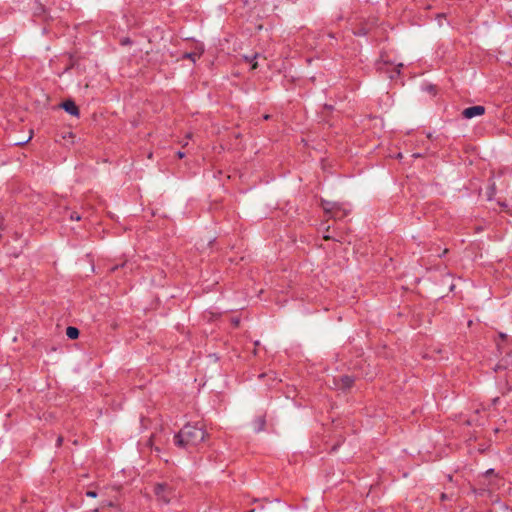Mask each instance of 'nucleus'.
<instances>
[{"label": "nucleus", "instance_id": "nucleus-1", "mask_svg": "<svg viewBox=\"0 0 512 512\" xmlns=\"http://www.w3.org/2000/svg\"><path fill=\"white\" fill-rule=\"evenodd\" d=\"M206 436L207 433L202 423H188L177 434H175L174 444L177 447L189 450L202 443Z\"/></svg>", "mask_w": 512, "mask_h": 512}, {"label": "nucleus", "instance_id": "nucleus-2", "mask_svg": "<svg viewBox=\"0 0 512 512\" xmlns=\"http://www.w3.org/2000/svg\"><path fill=\"white\" fill-rule=\"evenodd\" d=\"M182 481L179 479H166L156 483L154 493L159 501L165 504L178 499L181 496Z\"/></svg>", "mask_w": 512, "mask_h": 512}, {"label": "nucleus", "instance_id": "nucleus-3", "mask_svg": "<svg viewBox=\"0 0 512 512\" xmlns=\"http://www.w3.org/2000/svg\"><path fill=\"white\" fill-rule=\"evenodd\" d=\"M485 113V107L481 105L471 106L465 108L462 112V116L466 119H471L476 116H481Z\"/></svg>", "mask_w": 512, "mask_h": 512}, {"label": "nucleus", "instance_id": "nucleus-4", "mask_svg": "<svg viewBox=\"0 0 512 512\" xmlns=\"http://www.w3.org/2000/svg\"><path fill=\"white\" fill-rule=\"evenodd\" d=\"M61 107L70 115L78 116L79 108L73 100H66L61 104Z\"/></svg>", "mask_w": 512, "mask_h": 512}, {"label": "nucleus", "instance_id": "nucleus-5", "mask_svg": "<svg viewBox=\"0 0 512 512\" xmlns=\"http://www.w3.org/2000/svg\"><path fill=\"white\" fill-rule=\"evenodd\" d=\"M350 210L343 207L341 204L338 203V207L334 209V212L331 214L330 217L334 219H342L346 217L349 214Z\"/></svg>", "mask_w": 512, "mask_h": 512}, {"label": "nucleus", "instance_id": "nucleus-6", "mask_svg": "<svg viewBox=\"0 0 512 512\" xmlns=\"http://www.w3.org/2000/svg\"><path fill=\"white\" fill-rule=\"evenodd\" d=\"M321 206H322L324 212L327 215L331 216V214L334 212V209H336V207H338V203L327 201V200H322Z\"/></svg>", "mask_w": 512, "mask_h": 512}, {"label": "nucleus", "instance_id": "nucleus-7", "mask_svg": "<svg viewBox=\"0 0 512 512\" xmlns=\"http://www.w3.org/2000/svg\"><path fill=\"white\" fill-rule=\"evenodd\" d=\"M354 383V378L348 375L341 376L339 379V385L342 389H349Z\"/></svg>", "mask_w": 512, "mask_h": 512}, {"label": "nucleus", "instance_id": "nucleus-8", "mask_svg": "<svg viewBox=\"0 0 512 512\" xmlns=\"http://www.w3.org/2000/svg\"><path fill=\"white\" fill-rule=\"evenodd\" d=\"M202 53L203 51L185 52L182 55V59H188L195 63L201 57Z\"/></svg>", "mask_w": 512, "mask_h": 512}, {"label": "nucleus", "instance_id": "nucleus-9", "mask_svg": "<svg viewBox=\"0 0 512 512\" xmlns=\"http://www.w3.org/2000/svg\"><path fill=\"white\" fill-rule=\"evenodd\" d=\"M266 426V420L264 416H259L254 421V430L256 432L263 431Z\"/></svg>", "mask_w": 512, "mask_h": 512}, {"label": "nucleus", "instance_id": "nucleus-10", "mask_svg": "<svg viewBox=\"0 0 512 512\" xmlns=\"http://www.w3.org/2000/svg\"><path fill=\"white\" fill-rule=\"evenodd\" d=\"M66 335L69 339H77L79 337V330L76 327L69 326L66 329Z\"/></svg>", "mask_w": 512, "mask_h": 512}, {"label": "nucleus", "instance_id": "nucleus-11", "mask_svg": "<svg viewBox=\"0 0 512 512\" xmlns=\"http://www.w3.org/2000/svg\"><path fill=\"white\" fill-rule=\"evenodd\" d=\"M258 57V54L253 55L252 57L245 56V61L251 64V69L255 70L258 67V63L255 59Z\"/></svg>", "mask_w": 512, "mask_h": 512}, {"label": "nucleus", "instance_id": "nucleus-12", "mask_svg": "<svg viewBox=\"0 0 512 512\" xmlns=\"http://www.w3.org/2000/svg\"><path fill=\"white\" fill-rule=\"evenodd\" d=\"M496 193L495 183H492L488 188V199L491 200Z\"/></svg>", "mask_w": 512, "mask_h": 512}, {"label": "nucleus", "instance_id": "nucleus-13", "mask_svg": "<svg viewBox=\"0 0 512 512\" xmlns=\"http://www.w3.org/2000/svg\"><path fill=\"white\" fill-rule=\"evenodd\" d=\"M483 476L489 477V476H497V475L495 473V470L493 468H490L484 472Z\"/></svg>", "mask_w": 512, "mask_h": 512}, {"label": "nucleus", "instance_id": "nucleus-14", "mask_svg": "<svg viewBox=\"0 0 512 512\" xmlns=\"http://www.w3.org/2000/svg\"><path fill=\"white\" fill-rule=\"evenodd\" d=\"M70 219L71 220H76V221H79L81 219V216L79 215V213L77 212H72L70 214Z\"/></svg>", "mask_w": 512, "mask_h": 512}, {"label": "nucleus", "instance_id": "nucleus-15", "mask_svg": "<svg viewBox=\"0 0 512 512\" xmlns=\"http://www.w3.org/2000/svg\"><path fill=\"white\" fill-rule=\"evenodd\" d=\"M85 494H86V496L91 497V498L97 497V492L93 491V490H88V491H86Z\"/></svg>", "mask_w": 512, "mask_h": 512}, {"label": "nucleus", "instance_id": "nucleus-16", "mask_svg": "<svg viewBox=\"0 0 512 512\" xmlns=\"http://www.w3.org/2000/svg\"><path fill=\"white\" fill-rule=\"evenodd\" d=\"M427 91H428V92H430V93L435 94V92H436V88H435V86H433V85H429V86L427 87Z\"/></svg>", "mask_w": 512, "mask_h": 512}, {"label": "nucleus", "instance_id": "nucleus-17", "mask_svg": "<svg viewBox=\"0 0 512 512\" xmlns=\"http://www.w3.org/2000/svg\"><path fill=\"white\" fill-rule=\"evenodd\" d=\"M177 156H178V158L182 159V158H184V157H185V153H184V152H182V151H178V152H177Z\"/></svg>", "mask_w": 512, "mask_h": 512}, {"label": "nucleus", "instance_id": "nucleus-18", "mask_svg": "<svg viewBox=\"0 0 512 512\" xmlns=\"http://www.w3.org/2000/svg\"><path fill=\"white\" fill-rule=\"evenodd\" d=\"M502 369H505V367H504V366H502V365H500V364H498V365L495 367V369H494V370H495V372H498L499 370H502Z\"/></svg>", "mask_w": 512, "mask_h": 512}, {"label": "nucleus", "instance_id": "nucleus-19", "mask_svg": "<svg viewBox=\"0 0 512 512\" xmlns=\"http://www.w3.org/2000/svg\"><path fill=\"white\" fill-rule=\"evenodd\" d=\"M355 34L360 36V35H365V32L363 30H360L359 32H356Z\"/></svg>", "mask_w": 512, "mask_h": 512}, {"label": "nucleus", "instance_id": "nucleus-20", "mask_svg": "<svg viewBox=\"0 0 512 512\" xmlns=\"http://www.w3.org/2000/svg\"><path fill=\"white\" fill-rule=\"evenodd\" d=\"M499 336H500L501 339H506V335L503 334V333H500Z\"/></svg>", "mask_w": 512, "mask_h": 512}, {"label": "nucleus", "instance_id": "nucleus-21", "mask_svg": "<svg viewBox=\"0 0 512 512\" xmlns=\"http://www.w3.org/2000/svg\"><path fill=\"white\" fill-rule=\"evenodd\" d=\"M61 443H62V437H59L58 440H57V444L61 445Z\"/></svg>", "mask_w": 512, "mask_h": 512}, {"label": "nucleus", "instance_id": "nucleus-22", "mask_svg": "<svg viewBox=\"0 0 512 512\" xmlns=\"http://www.w3.org/2000/svg\"><path fill=\"white\" fill-rule=\"evenodd\" d=\"M118 268H119V266H117V265H116V266H113V267L111 268V271H115V270H117Z\"/></svg>", "mask_w": 512, "mask_h": 512}, {"label": "nucleus", "instance_id": "nucleus-23", "mask_svg": "<svg viewBox=\"0 0 512 512\" xmlns=\"http://www.w3.org/2000/svg\"><path fill=\"white\" fill-rule=\"evenodd\" d=\"M507 391H512V385L507 388Z\"/></svg>", "mask_w": 512, "mask_h": 512}, {"label": "nucleus", "instance_id": "nucleus-24", "mask_svg": "<svg viewBox=\"0 0 512 512\" xmlns=\"http://www.w3.org/2000/svg\"><path fill=\"white\" fill-rule=\"evenodd\" d=\"M441 498H442V499H446L445 494H442Z\"/></svg>", "mask_w": 512, "mask_h": 512}, {"label": "nucleus", "instance_id": "nucleus-25", "mask_svg": "<svg viewBox=\"0 0 512 512\" xmlns=\"http://www.w3.org/2000/svg\"><path fill=\"white\" fill-rule=\"evenodd\" d=\"M248 512H255V509H251V510H249Z\"/></svg>", "mask_w": 512, "mask_h": 512}]
</instances>
